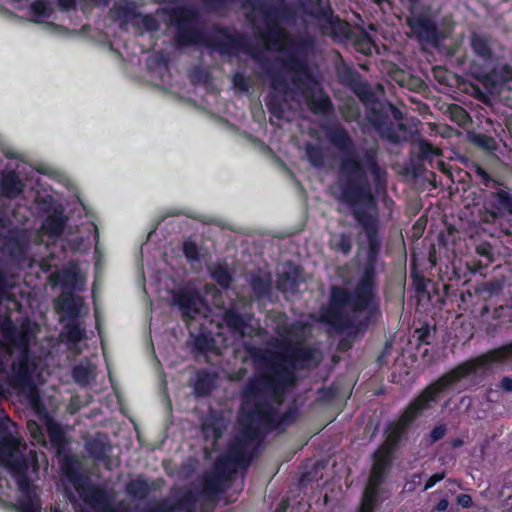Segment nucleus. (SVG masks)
Returning <instances> with one entry per match:
<instances>
[{
	"label": "nucleus",
	"instance_id": "49530a36",
	"mask_svg": "<svg viewBox=\"0 0 512 512\" xmlns=\"http://www.w3.org/2000/svg\"><path fill=\"white\" fill-rule=\"evenodd\" d=\"M215 341L208 335L200 334L194 340V349L202 354L212 351Z\"/></svg>",
	"mask_w": 512,
	"mask_h": 512
},
{
	"label": "nucleus",
	"instance_id": "09e8293b",
	"mask_svg": "<svg viewBox=\"0 0 512 512\" xmlns=\"http://www.w3.org/2000/svg\"><path fill=\"white\" fill-rule=\"evenodd\" d=\"M380 496V487L372 484H366L363 492L362 502L372 503L378 505Z\"/></svg>",
	"mask_w": 512,
	"mask_h": 512
},
{
	"label": "nucleus",
	"instance_id": "a18cd8bd",
	"mask_svg": "<svg viewBox=\"0 0 512 512\" xmlns=\"http://www.w3.org/2000/svg\"><path fill=\"white\" fill-rule=\"evenodd\" d=\"M18 490L25 496L31 497L34 494V487L28 474H21L14 477Z\"/></svg>",
	"mask_w": 512,
	"mask_h": 512
},
{
	"label": "nucleus",
	"instance_id": "423d86ee",
	"mask_svg": "<svg viewBox=\"0 0 512 512\" xmlns=\"http://www.w3.org/2000/svg\"><path fill=\"white\" fill-rule=\"evenodd\" d=\"M367 120L383 140L390 143H400L409 140L411 131L403 122H394L388 114L372 107Z\"/></svg>",
	"mask_w": 512,
	"mask_h": 512
},
{
	"label": "nucleus",
	"instance_id": "0eeeda50",
	"mask_svg": "<svg viewBox=\"0 0 512 512\" xmlns=\"http://www.w3.org/2000/svg\"><path fill=\"white\" fill-rule=\"evenodd\" d=\"M472 91L465 89L470 96H486L488 94L512 93V68L505 66L502 73L493 70L478 79V84H471Z\"/></svg>",
	"mask_w": 512,
	"mask_h": 512
},
{
	"label": "nucleus",
	"instance_id": "f704fd0d",
	"mask_svg": "<svg viewBox=\"0 0 512 512\" xmlns=\"http://www.w3.org/2000/svg\"><path fill=\"white\" fill-rule=\"evenodd\" d=\"M471 171L475 175L479 184L483 185L486 188H496L497 186H503V183L493 178L490 175V173L480 164H474L471 167Z\"/></svg>",
	"mask_w": 512,
	"mask_h": 512
},
{
	"label": "nucleus",
	"instance_id": "6e6552de",
	"mask_svg": "<svg viewBox=\"0 0 512 512\" xmlns=\"http://www.w3.org/2000/svg\"><path fill=\"white\" fill-rule=\"evenodd\" d=\"M338 61L335 64V71L339 81L347 86L356 96H378L384 93V88L380 83L374 86L364 81L359 73L343 61L338 55Z\"/></svg>",
	"mask_w": 512,
	"mask_h": 512
},
{
	"label": "nucleus",
	"instance_id": "39448f33",
	"mask_svg": "<svg viewBox=\"0 0 512 512\" xmlns=\"http://www.w3.org/2000/svg\"><path fill=\"white\" fill-rule=\"evenodd\" d=\"M256 447H251L237 436L229 443L225 454L216 458L213 469L231 481L238 469L246 470L256 456Z\"/></svg>",
	"mask_w": 512,
	"mask_h": 512
},
{
	"label": "nucleus",
	"instance_id": "dca6fc26",
	"mask_svg": "<svg viewBox=\"0 0 512 512\" xmlns=\"http://www.w3.org/2000/svg\"><path fill=\"white\" fill-rule=\"evenodd\" d=\"M176 40L178 45L185 46L190 44H202L205 42V37L202 32L195 28L192 21H188L178 24Z\"/></svg>",
	"mask_w": 512,
	"mask_h": 512
},
{
	"label": "nucleus",
	"instance_id": "a211bd4d",
	"mask_svg": "<svg viewBox=\"0 0 512 512\" xmlns=\"http://www.w3.org/2000/svg\"><path fill=\"white\" fill-rule=\"evenodd\" d=\"M23 192V184L14 171H8L0 177V193L6 198H16Z\"/></svg>",
	"mask_w": 512,
	"mask_h": 512
},
{
	"label": "nucleus",
	"instance_id": "6e6d98bb",
	"mask_svg": "<svg viewBox=\"0 0 512 512\" xmlns=\"http://www.w3.org/2000/svg\"><path fill=\"white\" fill-rule=\"evenodd\" d=\"M475 251H476L477 255L486 258L488 262H492L493 253H492V247L489 243L484 242V243L477 245Z\"/></svg>",
	"mask_w": 512,
	"mask_h": 512
},
{
	"label": "nucleus",
	"instance_id": "f3484780",
	"mask_svg": "<svg viewBox=\"0 0 512 512\" xmlns=\"http://www.w3.org/2000/svg\"><path fill=\"white\" fill-rule=\"evenodd\" d=\"M198 500L199 492L188 489L174 500L168 499V506L171 508V512H194Z\"/></svg>",
	"mask_w": 512,
	"mask_h": 512
},
{
	"label": "nucleus",
	"instance_id": "473e14b6",
	"mask_svg": "<svg viewBox=\"0 0 512 512\" xmlns=\"http://www.w3.org/2000/svg\"><path fill=\"white\" fill-rule=\"evenodd\" d=\"M492 364H505L512 360V341L487 351Z\"/></svg>",
	"mask_w": 512,
	"mask_h": 512
},
{
	"label": "nucleus",
	"instance_id": "f03ea898",
	"mask_svg": "<svg viewBox=\"0 0 512 512\" xmlns=\"http://www.w3.org/2000/svg\"><path fill=\"white\" fill-rule=\"evenodd\" d=\"M255 362L264 361L265 369L250 378L242 389L243 404L237 436L251 447H256L272 433L275 407L281 404L289 388L297 382V370L307 368L314 360L316 349L300 343H286L282 352L270 359L259 348H248Z\"/></svg>",
	"mask_w": 512,
	"mask_h": 512
},
{
	"label": "nucleus",
	"instance_id": "bf43d9fd",
	"mask_svg": "<svg viewBox=\"0 0 512 512\" xmlns=\"http://www.w3.org/2000/svg\"><path fill=\"white\" fill-rule=\"evenodd\" d=\"M415 333L417 334V338L422 344H430L431 338V330L428 325L423 326L420 329H416Z\"/></svg>",
	"mask_w": 512,
	"mask_h": 512
},
{
	"label": "nucleus",
	"instance_id": "e2e57ef3",
	"mask_svg": "<svg viewBox=\"0 0 512 512\" xmlns=\"http://www.w3.org/2000/svg\"><path fill=\"white\" fill-rule=\"evenodd\" d=\"M501 290V283L497 280L489 281L484 283L483 291L487 292L489 295L498 294Z\"/></svg>",
	"mask_w": 512,
	"mask_h": 512
},
{
	"label": "nucleus",
	"instance_id": "680f3d73",
	"mask_svg": "<svg viewBox=\"0 0 512 512\" xmlns=\"http://www.w3.org/2000/svg\"><path fill=\"white\" fill-rule=\"evenodd\" d=\"M334 329L336 330V328H334ZM337 331H338V329H337ZM344 331H347V338L349 339V341L346 340V339L340 340L339 348L341 350L349 349L351 347L353 341H355L357 338H362L363 337V336H354L353 334L350 335V331H351L350 329H344ZM339 332H343V330H339Z\"/></svg>",
	"mask_w": 512,
	"mask_h": 512
},
{
	"label": "nucleus",
	"instance_id": "ea45409f",
	"mask_svg": "<svg viewBox=\"0 0 512 512\" xmlns=\"http://www.w3.org/2000/svg\"><path fill=\"white\" fill-rule=\"evenodd\" d=\"M439 278L443 282V287L449 289L454 285H457L458 281L461 280L459 272L453 266L451 269L448 265H445V270L442 267L439 268Z\"/></svg>",
	"mask_w": 512,
	"mask_h": 512
},
{
	"label": "nucleus",
	"instance_id": "7ed1b4c3",
	"mask_svg": "<svg viewBox=\"0 0 512 512\" xmlns=\"http://www.w3.org/2000/svg\"><path fill=\"white\" fill-rule=\"evenodd\" d=\"M264 28L259 37L266 50L278 51L274 60L258 59L259 69L272 88L284 95L301 93L302 96H323L319 73L311 62L314 41L311 38L291 39L279 23V11L274 8L260 11Z\"/></svg>",
	"mask_w": 512,
	"mask_h": 512
},
{
	"label": "nucleus",
	"instance_id": "8fccbe9b",
	"mask_svg": "<svg viewBox=\"0 0 512 512\" xmlns=\"http://www.w3.org/2000/svg\"><path fill=\"white\" fill-rule=\"evenodd\" d=\"M183 253L189 261H199V251L195 242L185 241L183 243Z\"/></svg>",
	"mask_w": 512,
	"mask_h": 512
},
{
	"label": "nucleus",
	"instance_id": "a19ab883",
	"mask_svg": "<svg viewBox=\"0 0 512 512\" xmlns=\"http://www.w3.org/2000/svg\"><path fill=\"white\" fill-rule=\"evenodd\" d=\"M72 378L79 385H87L91 380V369L89 365L82 363L75 365L72 368Z\"/></svg>",
	"mask_w": 512,
	"mask_h": 512
},
{
	"label": "nucleus",
	"instance_id": "9d476101",
	"mask_svg": "<svg viewBox=\"0 0 512 512\" xmlns=\"http://www.w3.org/2000/svg\"><path fill=\"white\" fill-rule=\"evenodd\" d=\"M485 198L483 208L485 209L484 221L494 222L505 214L512 215V194L508 187L497 186Z\"/></svg>",
	"mask_w": 512,
	"mask_h": 512
},
{
	"label": "nucleus",
	"instance_id": "393cba45",
	"mask_svg": "<svg viewBox=\"0 0 512 512\" xmlns=\"http://www.w3.org/2000/svg\"><path fill=\"white\" fill-rule=\"evenodd\" d=\"M86 451L91 458L98 462L109 461L108 452L110 446L107 442L100 438H94L86 443Z\"/></svg>",
	"mask_w": 512,
	"mask_h": 512
},
{
	"label": "nucleus",
	"instance_id": "2eb2a0df",
	"mask_svg": "<svg viewBox=\"0 0 512 512\" xmlns=\"http://www.w3.org/2000/svg\"><path fill=\"white\" fill-rule=\"evenodd\" d=\"M212 46L222 54H238L242 48V40L221 29L217 30L216 40Z\"/></svg>",
	"mask_w": 512,
	"mask_h": 512
},
{
	"label": "nucleus",
	"instance_id": "f8f14e48",
	"mask_svg": "<svg viewBox=\"0 0 512 512\" xmlns=\"http://www.w3.org/2000/svg\"><path fill=\"white\" fill-rule=\"evenodd\" d=\"M231 483L230 479L212 468L211 471L203 476L202 494L209 499L215 498L226 492L230 488Z\"/></svg>",
	"mask_w": 512,
	"mask_h": 512
},
{
	"label": "nucleus",
	"instance_id": "052dcab7",
	"mask_svg": "<svg viewBox=\"0 0 512 512\" xmlns=\"http://www.w3.org/2000/svg\"><path fill=\"white\" fill-rule=\"evenodd\" d=\"M445 477V473L444 472H440V473H434L432 476H430L426 482H425V485H424V491H427L429 489H431L432 487H434L437 483H439L440 481H442Z\"/></svg>",
	"mask_w": 512,
	"mask_h": 512
},
{
	"label": "nucleus",
	"instance_id": "c9c22d12",
	"mask_svg": "<svg viewBox=\"0 0 512 512\" xmlns=\"http://www.w3.org/2000/svg\"><path fill=\"white\" fill-rule=\"evenodd\" d=\"M5 249L11 257L22 259L26 256L27 244L19 237H10L5 242Z\"/></svg>",
	"mask_w": 512,
	"mask_h": 512
},
{
	"label": "nucleus",
	"instance_id": "58836bf2",
	"mask_svg": "<svg viewBox=\"0 0 512 512\" xmlns=\"http://www.w3.org/2000/svg\"><path fill=\"white\" fill-rule=\"evenodd\" d=\"M253 293L258 297H266L270 293L271 280L262 276H253L250 282Z\"/></svg>",
	"mask_w": 512,
	"mask_h": 512
},
{
	"label": "nucleus",
	"instance_id": "e433bc0d",
	"mask_svg": "<svg viewBox=\"0 0 512 512\" xmlns=\"http://www.w3.org/2000/svg\"><path fill=\"white\" fill-rule=\"evenodd\" d=\"M471 142L478 148L482 150L492 153L497 150L498 145L496 140L487 134L484 133H476L471 137Z\"/></svg>",
	"mask_w": 512,
	"mask_h": 512
},
{
	"label": "nucleus",
	"instance_id": "4468645a",
	"mask_svg": "<svg viewBox=\"0 0 512 512\" xmlns=\"http://www.w3.org/2000/svg\"><path fill=\"white\" fill-rule=\"evenodd\" d=\"M407 25L412 32L421 40L427 43H433L437 40V28L435 23L426 16L417 15L408 17Z\"/></svg>",
	"mask_w": 512,
	"mask_h": 512
},
{
	"label": "nucleus",
	"instance_id": "cd10ccee",
	"mask_svg": "<svg viewBox=\"0 0 512 512\" xmlns=\"http://www.w3.org/2000/svg\"><path fill=\"white\" fill-rule=\"evenodd\" d=\"M59 281L63 288L71 291H83L85 285V281L81 274L73 269L64 270L60 275Z\"/></svg>",
	"mask_w": 512,
	"mask_h": 512
},
{
	"label": "nucleus",
	"instance_id": "412c9836",
	"mask_svg": "<svg viewBox=\"0 0 512 512\" xmlns=\"http://www.w3.org/2000/svg\"><path fill=\"white\" fill-rule=\"evenodd\" d=\"M67 217L62 210H54L43 222V229L50 236H59L63 233Z\"/></svg>",
	"mask_w": 512,
	"mask_h": 512
},
{
	"label": "nucleus",
	"instance_id": "603ef678",
	"mask_svg": "<svg viewBox=\"0 0 512 512\" xmlns=\"http://www.w3.org/2000/svg\"><path fill=\"white\" fill-rule=\"evenodd\" d=\"M18 509L20 512H41V506L33 500L32 496L20 501Z\"/></svg>",
	"mask_w": 512,
	"mask_h": 512
},
{
	"label": "nucleus",
	"instance_id": "b1692460",
	"mask_svg": "<svg viewBox=\"0 0 512 512\" xmlns=\"http://www.w3.org/2000/svg\"><path fill=\"white\" fill-rule=\"evenodd\" d=\"M56 310L64 313L68 319L79 318L80 305L72 293L60 296L56 301Z\"/></svg>",
	"mask_w": 512,
	"mask_h": 512
},
{
	"label": "nucleus",
	"instance_id": "20e7f679",
	"mask_svg": "<svg viewBox=\"0 0 512 512\" xmlns=\"http://www.w3.org/2000/svg\"><path fill=\"white\" fill-rule=\"evenodd\" d=\"M493 365L487 352L474 358L461 362L454 368L440 376L436 381L424 388L403 410L400 416L386 425L385 440L383 445L397 450L400 444L407 440L409 431L414 422L434 403L440 396L451 389L455 384L476 375L479 371H485Z\"/></svg>",
	"mask_w": 512,
	"mask_h": 512
},
{
	"label": "nucleus",
	"instance_id": "c756f323",
	"mask_svg": "<svg viewBox=\"0 0 512 512\" xmlns=\"http://www.w3.org/2000/svg\"><path fill=\"white\" fill-rule=\"evenodd\" d=\"M297 418V409L293 407H289L288 410L284 413H280L277 408H275V416L274 423L272 426L273 431H284L286 427L292 425Z\"/></svg>",
	"mask_w": 512,
	"mask_h": 512
},
{
	"label": "nucleus",
	"instance_id": "1a4fd4ad",
	"mask_svg": "<svg viewBox=\"0 0 512 512\" xmlns=\"http://www.w3.org/2000/svg\"><path fill=\"white\" fill-rule=\"evenodd\" d=\"M338 61L335 64V71L339 81L347 86L356 96H378L384 93V88L380 83L374 86L364 81L359 73L343 61L338 55Z\"/></svg>",
	"mask_w": 512,
	"mask_h": 512
},
{
	"label": "nucleus",
	"instance_id": "864d4df0",
	"mask_svg": "<svg viewBox=\"0 0 512 512\" xmlns=\"http://www.w3.org/2000/svg\"><path fill=\"white\" fill-rule=\"evenodd\" d=\"M124 512H131L130 510H124ZM137 512H171V508L168 506V499H164L156 505H146Z\"/></svg>",
	"mask_w": 512,
	"mask_h": 512
},
{
	"label": "nucleus",
	"instance_id": "4be33fe9",
	"mask_svg": "<svg viewBox=\"0 0 512 512\" xmlns=\"http://www.w3.org/2000/svg\"><path fill=\"white\" fill-rule=\"evenodd\" d=\"M396 450L381 444L373 453L372 469L388 473Z\"/></svg>",
	"mask_w": 512,
	"mask_h": 512
},
{
	"label": "nucleus",
	"instance_id": "aec40b11",
	"mask_svg": "<svg viewBox=\"0 0 512 512\" xmlns=\"http://www.w3.org/2000/svg\"><path fill=\"white\" fill-rule=\"evenodd\" d=\"M47 436L58 454H61L69 444L64 430L60 424L54 420H50L47 423Z\"/></svg>",
	"mask_w": 512,
	"mask_h": 512
},
{
	"label": "nucleus",
	"instance_id": "a878e982",
	"mask_svg": "<svg viewBox=\"0 0 512 512\" xmlns=\"http://www.w3.org/2000/svg\"><path fill=\"white\" fill-rule=\"evenodd\" d=\"M215 376L206 369L199 370L196 373L194 383L195 393L199 396H207L211 393L214 385Z\"/></svg>",
	"mask_w": 512,
	"mask_h": 512
},
{
	"label": "nucleus",
	"instance_id": "79ce46f5",
	"mask_svg": "<svg viewBox=\"0 0 512 512\" xmlns=\"http://www.w3.org/2000/svg\"><path fill=\"white\" fill-rule=\"evenodd\" d=\"M30 10L38 22L49 18L52 14L51 5L44 0H37L33 2L30 6Z\"/></svg>",
	"mask_w": 512,
	"mask_h": 512
},
{
	"label": "nucleus",
	"instance_id": "2f4dec72",
	"mask_svg": "<svg viewBox=\"0 0 512 512\" xmlns=\"http://www.w3.org/2000/svg\"><path fill=\"white\" fill-rule=\"evenodd\" d=\"M211 278L222 288L227 289L233 282V276L226 264H219L210 269Z\"/></svg>",
	"mask_w": 512,
	"mask_h": 512
},
{
	"label": "nucleus",
	"instance_id": "f257e3e1",
	"mask_svg": "<svg viewBox=\"0 0 512 512\" xmlns=\"http://www.w3.org/2000/svg\"><path fill=\"white\" fill-rule=\"evenodd\" d=\"M324 132L331 145L341 153L338 169L340 200L352 209L357 226L366 235L368 248L356 285L351 290L331 285L327 302L319 308L318 321L338 330L350 329V335L364 336L382 315L376 272L382 239L377 213L367 211L377 207L369 176L379 191L386 186L387 171L379 162L377 147L363 149L358 157L355 143L343 126L329 125Z\"/></svg>",
	"mask_w": 512,
	"mask_h": 512
},
{
	"label": "nucleus",
	"instance_id": "bb28decb",
	"mask_svg": "<svg viewBox=\"0 0 512 512\" xmlns=\"http://www.w3.org/2000/svg\"><path fill=\"white\" fill-rule=\"evenodd\" d=\"M152 489L151 483L141 478L132 479L126 484V493L139 500L147 498Z\"/></svg>",
	"mask_w": 512,
	"mask_h": 512
},
{
	"label": "nucleus",
	"instance_id": "774afa93",
	"mask_svg": "<svg viewBox=\"0 0 512 512\" xmlns=\"http://www.w3.org/2000/svg\"><path fill=\"white\" fill-rule=\"evenodd\" d=\"M499 388L505 392H512V378L509 376H504L499 384Z\"/></svg>",
	"mask_w": 512,
	"mask_h": 512
},
{
	"label": "nucleus",
	"instance_id": "13d9d810",
	"mask_svg": "<svg viewBox=\"0 0 512 512\" xmlns=\"http://www.w3.org/2000/svg\"><path fill=\"white\" fill-rule=\"evenodd\" d=\"M13 477L21 474H28V463L25 459H17L12 465Z\"/></svg>",
	"mask_w": 512,
	"mask_h": 512
},
{
	"label": "nucleus",
	"instance_id": "69168bd1",
	"mask_svg": "<svg viewBox=\"0 0 512 512\" xmlns=\"http://www.w3.org/2000/svg\"><path fill=\"white\" fill-rule=\"evenodd\" d=\"M310 105H317L322 108L332 107V98H304Z\"/></svg>",
	"mask_w": 512,
	"mask_h": 512
},
{
	"label": "nucleus",
	"instance_id": "de8ad7c7",
	"mask_svg": "<svg viewBox=\"0 0 512 512\" xmlns=\"http://www.w3.org/2000/svg\"><path fill=\"white\" fill-rule=\"evenodd\" d=\"M447 433L446 424L436 425L431 432L426 436L425 441L429 445H433L445 437Z\"/></svg>",
	"mask_w": 512,
	"mask_h": 512
},
{
	"label": "nucleus",
	"instance_id": "9b49d317",
	"mask_svg": "<svg viewBox=\"0 0 512 512\" xmlns=\"http://www.w3.org/2000/svg\"><path fill=\"white\" fill-rule=\"evenodd\" d=\"M172 298L180 309L184 320H192L200 312L199 304L202 303V299L196 289L189 287L179 288L173 293Z\"/></svg>",
	"mask_w": 512,
	"mask_h": 512
},
{
	"label": "nucleus",
	"instance_id": "37998d69",
	"mask_svg": "<svg viewBox=\"0 0 512 512\" xmlns=\"http://www.w3.org/2000/svg\"><path fill=\"white\" fill-rule=\"evenodd\" d=\"M448 110L451 120L459 126H464L471 121L468 112L459 105L452 104L449 106Z\"/></svg>",
	"mask_w": 512,
	"mask_h": 512
},
{
	"label": "nucleus",
	"instance_id": "3c124183",
	"mask_svg": "<svg viewBox=\"0 0 512 512\" xmlns=\"http://www.w3.org/2000/svg\"><path fill=\"white\" fill-rule=\"evenodd\" d=\"M297 286L296 278L293 277L289 272H284L278 281V288L286 291L288 289H294Z\"/></svg>",
	"mask_w": 512,
	"mask_h": 512
},
{
	"label": "nucleus",
	"instance_id": "c03bdc74",
	"mask_svg": "<svg viewBox=\"0 0 512 512\" xmlns=\"http://www.w3.org/2000/svg\"><path fill=\"white\" fill-rule=\"evenodd\" d=\"M410 278L412 280L413 287L415 291L419 294H423L427 290V283L429 280L423 276L416 267H411L410 269Z\"/></svg>",
	"mask_w": 512,
	"mask_h": 512
},
{
	"label": "nucleus",
	"instance_id": "ddd939ff",
	"mask_svg": "<svg viewBox=\"0 0 512 512\" xmlns=\"http://www.w3.org/2000/svg\"><path fill=\"white\" fill-rule=\"evenodd\" d=\"M223 321L233 335L245 337L248 334L246 330L251 327L252 314L240 313L232 306L224 311Z\"/></svg>",
	"mask_w": 512,
	"mask_h": 512
},
{
	"label": "nucleus",
	"instance_id": "7c9ffc66",
	"mask_svg": "<svg viewBox=\"0 0 512 512\" xmlns=\"http://www.w3.org/2000/svg\"><path fill=\"white\" fill-rule=\"evenodd\" d=\"M265 104L272 116L279 120H289L286 115L285 107L288 105V100H297L298 98H264Z\"/></svg>",
	"mask_w": 512,
	"mask_h": 512
},
{
	"label": "nucleus",
	"instance_id": "5fc2aeb1",
	"mask_svg": "<svg viewBox=\"0 0 512 512\" xmlns=\"http://www.w3.org/2000/svg\"><path fill=\"white\" fill-rule=\"evenodd\" d=\"M233 85L237 93H244L248 92L250 82L244 75L237 73L233 78Z\"/></svg>",
	"mask_w": 512,
	"mask_h": 512
},
{
	"label": "nucleus",
	"instance_id": "4d7b16f0",
	"mask_svg": "<svg viewBox=\"0 0 512 512\" xmlns=\"http://www.w3.org/2000/svg\"><path fill=\"white\" fill-rule=\"evenodd\" d=\"M386 475L387 473L371 469V473L369 475L367 483L377 487H381L386 478Z\"/></svg>",
	"mask_w": 512,
	"mask_h": 512
},
{
	"label": "nucleus",
	"instance_id": "4c0bfd02",
	"mask_svg": "<svg viewBox=\"0 0 512 512\" xmlns=\"http://www.w3.org/2000/svg\"><path fill=\"white\" fill-rule=\"evenodd\" d=\"M306 155L310 164L316 168H321L325 163V155L323 149L315 144H306Z\"/></svg>",
	"mask_w": 512,
	"mask_h": 512
},
{
	"label": "nucleus",
	"instance_id": "338daca9",
	"mask_svg": "<svg viewBox=\"0 0 512 512\" xmlns=\"http://www.w3.org/2000/svg\"><path fill=\"white\" fill-rule=\"evenodd\" d=\"M456 502L463 508H469L473 505L472 497L469 494H459L456 498Z\"/></svg>",
	"mask_w": 512,
	"mask_h": 512
},
{
	"label": "nucleus",
	"instance_id": "5701e85b",
	"mask_svg": "<svg viewBox=\"0 0 512 512\" xmlns=\"http://www.w3.org/2000/svg\"><path fill=\"white\" fill-rule=\"evenodd\" d=\"M471 47L473 52L484 61L492 58V40L488 36L473 34L471 37Z\"/></svg>",
	"mask_w": 512,
	"mask_h": 512
},
{
	"label": "nucleus",
	"instance_id": "0e129e2a",
	"mask_svg": "<svg viewBox=\"0 0 512 512\" xmlns=\"http://www.w3.org/2000/svg\"><path fill=\"white\" fill-rule=\"evenodd\" d=\"M141 23L143 24V26L146 28V30L148 31H154V30H157L158 29V22L157 20L152 17V16H149V15H144L141 17Z\"/></svg>",
	"mask_w": 512,
	"mask_h": 512
},
{
	"label": "nucleus",
	"instance_id": "6ab92c4d",
	"mask_svg": "<svg viewBox=\"0 0 512 512\" xmlns=\"http://www.w3.org/2000/svg\"><path fill=\"white\" fill-rule=\"evenodd\" d=\"M61 336L69 344H77L86 339V328L83 326L79 318L68 319L63 325Z\"/></svg>",
	"mask_w": 512,
	"mask_h": 512
},
{
	"label": "nucleus",
	"instance_id": "c85d7f7f",
	"mask_svg": "<svg viewBox=\"0 0 512 512\" xmlns=\"http://www.w3.org/2000/svg\"><path fill=\"white\" fill-rule=\"evenodd\" d=\"M414 148H417V157L422 163L431 162L435 156L442 155L439 148L422 138L414 144Z\"/></svg>",
	"mask_w": 512,
	"mask_h": 512
},
{
	"label": "nucleus",
	"instance_id": "72a5a7b5",
	"mask_svg": "<svg viewBox=\"0 0 512 512\" xmlns=\"http://www.w3.org/2000/svg\"><path fill=\"white\" fill-rule=\"evenodd\" d=\"M330 247L337 253L349 255L353 248L352 237L349 233H341L330 240Z\"/></svg>",
	"mask_w": 512,
	"mask_h": 512
}]
</instances>
